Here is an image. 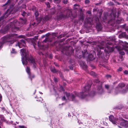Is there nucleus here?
Here are the masks:
<instances>
[{
    "label": "nucleus",
    "instance_id": "56",
    "mask_svg": "<svg viewBox=\"0 0 128 128\" xmlns=\"http://www.w3.org/2000/svg\"><path fill=\"white\" fill-rule=\"evenodd\" d=\"M39 54H42V55H43V54H42V53L41 52H40V53H39Z\"/></svg>",
    "mask_w": 128,
    "mask_h": 128
},
{
    "label": "nucleus",
    "instance_id": "62",
    "mask_svg": "<svg viewBox=\"0 0 128 128\" xmlns=\"http://www.w3.org/2000/svg\"><path fill=\"white\" fill-rule=\"evenodd\" d=\"M40 92V94H42V92Z\"/></svg>",
    "mask_w": 128,
    "mask_h": 128
},
{
    "label": "nucleus",
    "instance_id": "8",
    "mask_svg": "<svg viewBox=\"0 0 128 128\" xmlns=\"http://www.w3.org/2000/svg\"><path fill=\"white\" fill-rule=\"evenodd\" d=\"M109 120L114 124H116V122L118 120V118H115L112 115H110L109 117Z\"/></svg>",
    "mask_w": 128,
    "mask_h": 128
},
{
    "label": "nucleus",
    "instance_id": "5",
    "mask_svg": "<svg viewBox=\"0 0 128 128\" xmlns=\"http://www.w3.org/2000/svg\"><path fill=\"white\" fill-rule=\"evenodd\" d=\"M125 86V84H124L122 83H120L118 86L116 88L115 92L116 94L121 92L122 93L124 94L127 92V90H124L122 92L120 91L121 89L123 87H124Z\"/></svg>",
    "mask_w": 128,
    "mask_h": 128
},
{
    "label": "nucleus",
    "instance_id": "2",
    "mask_svg": "<svg viewBox=\"0 0 128 128\" xmlns=\"http://www.w3.org/2000/svg\"><path fill=\"white\" fill-rule=\"evenodd\" d=\"M90 87L91 85L88 84L84 87V90L82 92L79 93L77 92H75L74 93L70 94L66 92L65 94L68 99L71 100L72 101H75V99L77 96L82 99L85 98L86 96H88L90 95L89 91Z\"/></svg>",
    "mask_w": 128,
    "mask_h": 128
},
{
    "label": "nucleus",
    "instance_id": "46",
    "mask_svg": "<svg viewBox=\"0 0 128 128\" xmlns=\"http://www.w3.org/2000/svg\"><path fill=\"white\" fill-rule=\"evenodd\" d=\"M4 16H2L0 18V21L2 20H3L4 18Z\"/></svg>",
    "mask_w": 128,
    "mask_h": 128
},
{
    "label": "nucleus",
    "instance_id": "38",
    "mask_svg": "<svg viewBox=\"0 0 128 128\" xmlns=\"http://www.w3.org/2000/svg\"><path fill=\"white\" fill-rule=\"evenodd\" d=\"M87 42L88 43H91L92 44H96V43L95 42H91L90 41H89L88 42Z\"/></svg>",
    "mask_w": 128,
    "mask_h": 128
},
{
    "label": "nucleus",
    "instance_id": "39",
    "mask_svg": "<svg viewBox=\"0 0 128 128\" xmlns=\"http://www.w3.org/2000/svg\"><path fill=\"white\" fill-rule=\"evenodd\" d=\"M46 4L47 6L48 7H50V6L49 5V3L48 2H46Z\"/></svg>",
    "mask_w": 128,
    "mask_h": 128
},
{
    "label": "nucleus",
    "instance_id": "61",
    "mask_svg": "<svg viewBox=\"0 0 128 128\" xmlns=\"http://www.w3.org/2000/svg\"><path fill=\"white\" fill-rule=\"evenodd\" d=\"M90 95L91 96H93L94 95V94H93V95H92L91 94H90Z\"/></svg>",
    "mask_w": 128,
    "mask_h": 128
},
{
    "label": "nucleus",
    "instance_id": "47",
    "mask_svg": "<svg viewBox=\"0 0 128 128\" xmlns=\"http://www.w3.org/2000/svg\"><path fill=\"white\" fill-rule=\"evenodd\" d=\"M2 99V96L1 94H0V102Z\"/></svg>",
    "mask_w": 128,
    "mask_h": 128
},
{
    "label": "nucleus",
    "instance_id": "13",
    "mask_svg": "<svg viewBox=\"0 0 128 128\" xmlns=\"http://www.w3.org/2000/svg\"><path fill=\"white\" fill-rule=\"evenodd\" d=\"M113 18H112L110 21L108 22V23L110 24L112 26H113L114 25V24L115 23V18H116V16L114 14H113Z\"/></svg>",
    "mask_w": 128,
    "mask_h": 128
},
{
    "label": "nucleus",
    "instance_id": "63",
    "mask_svg": "<svg viewBox=\"0 0 128 128\" xmlns=\"http://www.w3.org/2000/svg\"><path fill=\"white\" fill-rule=\"evenodd\" d=\"M94 93V92H91V94H93V93Z\"/></svg>",
    "mask_w": 128,
    "mask_h": 128
},
{
    "label": "nucleus",
    "instance_id": "17",
    "mask_svg": "<svg viewBox=\"0 0 128 128\" xmlns=\"http://www.w3.org/2000/svg\"><path fill=\"white\" fill-rule=\"evenodd\" d=\"M80 8V6L78 4H75L74 5V10H78Z\"/></svg>",
    "mask_w": 128,
    "mask_h": 128
},
{
    "label": "nucleus",
    "instance_id": "35",
    "mask_svg": "<svg viewBox=\"0 0 128 128\" xmlns=\"http://www.w3.org/2000/svg\"><path fill=\"white\" fill-rule=\"evenodd\" d=\"M26 12L25 11H24L22 13V16H24L26 15Z\"/></svg>",
    "mask_w": 128,
    "mask_h": 128
},
{
    "label": "nucleus",
    "instance_id": "64",
    "mask_svg": "<svg viewBox=\"0 0 128 128\" xmlns=\"http://www.w3.org/2000/svg\"><path fill=\"white\" fill-rule=\"evenodd\" d=\"M99 82V81H98V80L97 81H96V82Z\"/></svg>",
    "mask_w": 128,
    "mask_h": 128
},
{
    "label": "nucleus",
    "instance_id": "53",
    "mask_svg": "<svg viewBox=\"0 0 128 128\" xmlns=\"http://www.w3.org/2000/svg\"><path fill=\"white\" fill-rule=\"evenodd\" d=\"M49 58H52V55H51V54H50V56H49Z\"/></svg>",
    "mask_w": 128,
    "mask_h": 128
},
{
    "label": "nucleus",
    "instance_id": "41",
    "mask_svg": "<svg viewBox=\"0 0 128 128\" xmlns=\"http://www.w3.org/2000/svg\"><path fill=\"white\" fill-rule=\"evenodd\" d=\"M37 101H42V98L41 97H40V99H38V100H37Z\"/></svg>",
    "mask_w": 128,
    "mask_h": 128
},
{
    "label": "nucleus",
    "instance_id": "55",
    "mask_svg": "<svg viewBox=\"0 0 128 128\" xmlns=\"http://www.w3.org/2000/svg\"><path fill=\"white\" fill-rule=\"evenodd\" d=\"M14 41H11L10 43H11V44H13V43H14Z\"/></svg>",
    "mask_w": 128,
    "mask_h": 128
},
{
    "label": "nucleus",
    "instance_id": "11",
    "mask_svg": "<svg viewBox=\"0 0 128 128\" xmlns=\"http://www.w3.org/2000/svg\"><path fill=\"white\" fill-rule=\"evenodd\" d=\"M65 12H67V14L66 15H64V14L62 15V17L65 18L70 16L71 15H72V9H68L66 10Z\"/></svg>",
    "mask_w": 128,
    "mask_h": 128
},
{
    "label": "nucleus",
    "instance_id": "15",
    "mask_svg": "<svg viewBox=\"0 0 128 128\" xmlns=\"http://www.w3.org/2000/svg\"><path fill=\"white\" fill-rule=\"evenodd\" d=\"M122 19V18H118L116 20V22L118 24H119L121 23L123 21Z\"/></svg>",
    "mask_w": 128,
    "mask_h": 128
},
{
    "label": "nucleus",
    "instance_id": "18",
    "mask_svg": "<svg viewBox=\"0 0 128 128\" xmlns=\"http://www.w3.org/2000/svg\"><path fill=\"white\" fill-rule=\"evenodd\" d=\"M50 18V17L48 16H45L43 19V20L44 21H46L48 20Z\"/></svg>",
    "mask_w": 128,
    "mask_h": 128
},
{
    "label": "nucleus",
    "instance_id": "4",
    "mask_svg": "<svg viewBox=\"0 0 128 128\" xmlns=\"http://www.w3.org/2000/svg\"><path fill=\"white\" fill-rule=\"evenodd\" d=\"M22 64L24 65H26L27 64V60L28 61L33 65L34 68H36V62L33 58L31 56L30 58H28L27 57V59L24 58H22Z\"/></svg>",
    "mask_w": 128,
    "mask_h": 128
},
{
    "label": "nucleus",
    "instance_id": "33",
    "mask_svg": "<svg viewBox=\"0 0 128 128\" xmlns=\"http://www.w3.org/2000/svg\"><path fill=\"white\" fill-rule=\"evenodd\" d=\"M54 80L55 82H57L58 81V78L54 77Z\"/></svg>",
    "mask_w": 128,
    "mask_h": 128
},
{
    "label": "nucleus",
    "instance_id": "42",
    "mask_svg": "<svg viewBox=\"0 0 128 128\" xmlns=\"http://www.w3.org/2000/svg\"><path fill=\"white\" fill-rule=\"evenodd\" d=\"M19 127L20 128H26L24 126H19Z\"/></svg>",
    "mask_w": 128,
    "mask_h": 128
},
{
    "label": "nucleus",
    "instance_id": "51",
    "mask_svg": "<svg viewBox=\"0 0 128 128\" xmlns=\"http://www.w3.org/2000/svg\"><path fill=\"white\" fill-rule=\"evenodd\" d=\"M48 40V39H46L45 40H44V41H43V42H46V41L47 40Z\"/></svg>",
    "mask_w": 128,
    "mask_h": 128
},
{
    "label": "nucleus",
    "instance_id": "34",
    "mask_svg": "<svg viewBox=\"0 0 128 128\" xmlns=\"http://www.w3.org/2000/svg\"><path fill=\"white\" fill-rule=\"evenodd\" d=\"M121 125L123 126H126V124L124 122H122L121 123Z\"/></svg>",
    "mask_w": 128,
    "mask_h": 128
},
{
    "label": "nucleus",
    "instance_id": "49",
    "mask_svg": "<svg viewBox=\"0 0 128 128\" xmlns=\"http://www.w3.org/2000/svg\"><path fill=\"white\" fill-rule=\"evenodd\" d=\"M52 10L53 11V12L52 13V14H54L55 12V10H54V9H52Z\"/></svg>",
    "mask_w": 128,
    "mask_h": 128
},
{
    "label": "nucleus",
    "instance_id": "37",
    "mask_svg": "<svg viewBox=\"0 0 128 128\" xmlns=\"http://www.w3.org/2000/svg\"><path fill=\"white\" fill-rule=\"evenodd\" d=\"M90 1L89 0H86L85 1V2L86 4H88L89 3Z\"/></svg>",
    "mask_w": 128,
    "mask_h": 128
},
{
    "label": "nucleus",
    "instance_id": "29",
    "mask_svg": "<svg viewBox=\"0 0 128 128\" xmlns=\"http://www.w3.org/2000/svg\"><path fill=\"white\" fill-rule=\"evenodd\" d=\"M61 1V0H54V2L56 3H59Z\"/></svg>",
    "mask_w": 128,
    "mask_h": 128
},
{
    "label": "nucleus",
    "instance_id": "44",
    "mask_svg": "<svg viewBox=\"0 0 128 128\" xmlns=\"http://www.w3.org/2000/svg\"><path fill=\"white\" fill-rule=\"evenodd\" d=\"M62 100H66V98L65 96H64L62 97Z\"/></svg>",
    "mask_w": 128,
    "mask_h": 128
},
{
    "label": "nucleus",
    "instance_id": "23",
    "mask_svg": "<svg viewBox=\"0 0 128 128\" xmlns=\"http://www.w3.org/2000/svg\"><path fill=\"white\" fill-rule=\"evenodd\" d=\"M10 37H17V35L15 34H12L10 35Z\"/></svg>",
    "mask_w": 128,
    "mask_h": 128
},
{
    "label": "nucleus",
    "instance_id": "20",
    "mask_svg": "<svg viewBox=\"0 0 128 128\" xmlns=\"http://www.w3.org/2000/svg\"><path fill=\"white\" fill-rule=\"evenodd\" d=\"M90 74L93 76H96V74L93 71H91L90 72Z\"/></svg>",
    "mask_w": 128,
    "mask_h": 128
},
{
    "label": "nucleus",
    "instance_id": "19",
    "mask_svg": "<svg viewBox=\"0 0 128 128\" xmlns=\"http://www.w3.org/2000/svg\"><path fill=\"white\" fill-rule=\"evenodd\" d=\"M21 22L23 24H25L26 22V19H23L22 18H21Z\"/></svg>",
    "mask_w": 128,
    "mask_h": 128
},
{
    "label": "nucleus",
    "instance_id": "60",
    "mask_svg": "<svg viewBox=\"0 0 128 128\" xmlns=\"http://www.w3.org/2000/svg\"><path fill=\"white\" fill-rule=\"evenodd\" d=\"M127 88L128 89V84L126 86Z\"/></svg>",
    "mask_w": 128,
    "mask_h": 128
},
{
    "label": "nucleus",
    "instance_id": "52",
    "mask_svg": "<svg viewBox=\"0 0 128 128\" xmlns=\"http://www.w3.org/2000/svg\"><path fill=\"white\" fill-rule=\"evenodd\" d=\"M124 50L126 51H127L128 53V50L127 48H124Z\"/></svg>",
    "mask_w": 128,
    "mask_h": 128
},
{
    "label": "nucleus",
    "instance_id": "1",
    "mask_svg": "<svg viewBox=\"0 0 128 128\" xmlns=\"http://www.w3.org/2000/svg\"><path fill=\"white\" fill-rule=\"evenodd\" d=\"M112 44L110 42H102L99 44L97 45L95 49L97 51V55L98 57L107 59L108 57L110 52L113 51V46H110Z\"/></svg>",
    "mask_w": 128,
    "mask_h": 128
},
{
    "label": "nucleus",
    "instance_id": "59",
    "mask_svg": "<svg viewBox=\"0 0 128 128\" xmlns=\"http://www.w3.org/2000/svg\"><path fill=\"white\" fill-rule=\"evenodd\" d=\"M40 1L41 2H43L45 0H40Z\"/></svg>",
    "mask_w": 128,
    "mask_h": 128
},
{
    "label": "nucleus",
    "instance_id": "16",
    "mask_svg": "<svg viewBox=\"0 0 128 128\" xmlns=\"http://www.w3.org/2000/svg\"><path fill=\"white\" fill-rule=\"evenodd\" d=\"M11 0H8L6 3L4 4L3 6L7 5V6H9L10 7V3L11 2Z\"/></svg>",
    "mask_w": 128,
    "mask_h": 128
},
{
    "label": "nucleus",
    "instance_id": "12",
    "mask_svg": "<svg viewBox=\"0 0 128 128\" xmlns=\"http://www.w3.org/2000/svg\"><path fill=\"white\" fill-rule=\"evenodd\" d=\"M104 92V90L102 87L101 85L100 84L97 86V92L99 94H102Z\"/></svg>",
    "mask_w": 128,
    "mask_h": 128
},
{
    "label": "nucleus",
    "instance_id": "14",
    "mask_svg": "<svg viewBox=\"0 0 128 128\" xmlns=\"http://www.w3.org/2000/svg\"><path fill=\"white\" fill-rule=\"evenodd\" d=\"M80 65L84 69H85L87 68V66L86 65V63L84 62H81L80 63Z\"/></svg>",
    "mask_w": 128,
    "mask_h": 128
},
{
    "label": "nucleus",
    "instance_id": "40",
    "mask_svg": "<svg viewBox=\"0 0 128 128\" xmlns=\"http://www.w3.org/2000/svg\"><path fill=\"white\" fill-rule=\"evenodd\" d=\"M16 52L14 51V48H12V51L11 52V53H14Z\"/></svg>",
    "mask_w": 128,
    "mask_h": 128
},
{
    "label": "nucleus",
    "instance_id": "45",
    "mask_svg": "<svg viewBox=\"0 0 128 128\" xmlns=\"http://www.w3.org/2000/svg\"><path fill=\"white\" fill-rule=\"evenodd\" d=\"M124 74H128V71L127 70H125L124 72Z\"/></svg>",
    "mask_w": 128,
    "mask_h": 128
},
{
    "label": "nucleus",
    "instance_id": "43",
    "mask_svg": "<svg viewBox=\"0 0 128 128\" xmlns=\"http://www.w3.org/2000/svg\"><path fill=\"white\" fill-rule=\"evenodd\" d=\"M122 70V68H120L118 69V70L119 71H121Z\"/></svg>",
    "mask_w": 128,
    "mask_h": 128
},
{
    "label": "nucleus",
    "instance_id": "31",
    "mask_svg": "<svg viewBox=\"0 0 128 128\" xmlns=\"http://www.w3.org/2000/svg\"><path fill=\"white\" fill-rule=\"evenodd\" d=\"M63 2L64 4H66L68 2V0H63Z\"/></svg>",
    "mask_w": 128,
    "mask_h": 128
},
{
    "label": "nucleus",
    "instance_id": "10",
    "mask_svg": "<svg viewBox=\"0 0 128 128\" xmlns=\"http://www.w3.org/2000/svg\"><path fill=\"white\" fill-rule=\"evenodd\" d=\"M20 51L21 55L22 56V58H24L27 59V54L26 49L23 48L20 50Z\"/></svg>",
    "mask_w": 128,
    "mask_h": 128
},
{
    "label": "nucleus",
    "instance_id": "3",
    "mask_svg": "<svg viewBox=\"0 0 128 128\" xmlns=\"http://www.w3.org/2000/svg\"><path fill=\"white\" fill-rule=\"evenodd\" d=\"M20 24L18 22L17 20H14L12 22H11L10 24L8 26V28H11L12 31L13 32H16V31L19 30V27H17V26H21Z\"/></svg>",
    "mask_w": 128,
    "mask_h": 128
},
{
    "label": "nucleus",
    "instance_id": "30",
    "mask_svg": "<svg viewBox=\"0 0 128 128\" xmlns=\"http://www.w3.org/2000/svg\"><path fill=\"white\" fill-rule=\"evenodd\" d=\"M119 54L122 55H124V52L122 51H120L119 52Z\"/></svg>",
    "mask_w": 128,
    "mask_h": 128
},
{
    "label": "nucleus",
    "instance_id": "24",
    "mask_svg": "<svg viewBox=\"0 0 128 128\" xmlns=\"http://www.w3.org/2000/svg\"><path fill=\"white\" fill-rule=\"evenodd\" d=\"M39 15V12L37 11H36L35 13V16L36 17V18L37 20V17Z\"/></svg>",
    "mask_w": 128,
    "mask_h": 128
},
{
    "label": "nucleus",
    "instance_id": "36",
    "mask_svg": "<svg viewBox=\"0 0 128 128\" xmlns=\"http://www.w3.org/2000/svg\"><path fill=\"white\" fill-rule=\"evenodd\" d=\"M29 76L32 79V78H33L34 77V75H32V76L30 75V74H29Z\"/></svg>",
    "mask_w": 128,
    "mask_h": 128
},
{
    "label": "nucleus",
    "instance_id": "27",
    "mask_svg": "<svg viewBox=\"0 0 128 128\" xmlns=\"http://www.w3.org/2000/svg\"><path fill=\"white\" fill-rule=\"evenodd\" d=\"M110 86L108 84H105V88L108 90L110 88Z\"/></svg>",
    "mask_w": 128,
    "mask_h": 128
},
{
    "label": "nucleus",
    "instance_id": "57",
    "mask_svg": "<svg viewBox=\"0 0 128 128\" xmlns=\"http://www.w3.org/2000/svg\"><path fill=\"white\" fill-rule=\"evenodd\" d=\"M35 43L33 44L34 46V48H35Z\"/></svg>",
    "mask_w": 128,
    "mask_h": 128
},
{
    "label": "nucleus",
    "instance_id": "54",
    "mask_svg": "<svg viewBox=\"0 0 128 128\" xmlns=\"http://www.w3.org/2000/svg\"><path fill=\"white\" fill-rule=\"evenodd\" d=\"M87 12L88 14H90L91 13V12L90 11H88V12Z\"/></svg>",
    "mask_w": 128,
    "mask_h": 128
},
{
    "label": "nucleus",
    "instance_id": "25",
    "mask_svg": "<svg viewBox=\"0 0 128 128\" xmlns=\"http://www.w3.org/2000/svg\"><path fill=\"white\" fill-rule=\"evenodd\" d=\"M26 71L29 74H30V68H29L28 67H27Z\"/></svg>",
    "mask_w": 128,
    "mask_h": 128
},
{
    "label": "nucleus",
    "instance_id": "32",
    "mask_svg": "<svg viewBox=\"0 0 128 128\" xmlns=\"http://www.w3.org/2000/svg\"><path fill=\"white\" fill-rule=\"evenodd\" d=\"M106 76L108 78H110L111 77V76L110 75H106Z\"/></svg>",
    "mask_w": 128,
    "mask_h": 128
},
{
    "label": "nucleus",
    "instance_id": "28",
    "mask_svg": "<svg viewBox=\"0 0 128 128\" xmlns=\"http://www.w3.org/2000/svg\"><path fill=\"white\" fill-rule=\"evenodd\" d=\"M74 65L73 64H70V66H69V68L71 70H73V67H74Z\"/></svg>",
    "mask_w": 128,
    "mask_h": 128
},
{
    "label": "nucleus",
    "instance_id": "26",
    "mask_svg": "<svg viewBox=\"0 0 128 128\" xmlns=\"http://www.w3.org/2000/svg\"><path fill=\"white\" fill-rule=\"evenodd\" d=\"M88 52L87 50H84V52H82L83 53V57L86 58V57L84 56V54H85V52ZM84 54L85 55L84 56H85V55L86 56V54Z\"/></svg>",
    "mask_w": 128,
    "mask_h": 128
},
{
    "label": "nucleus",
    "instance_id": "58",
    "mask_svg": "<svg viewBox=\"0 0 128 128\" xmlns=\"http://www.w3.org/2000/svg\"><path fill=\"white\" fill-rule=\"evenodd\" d=\"M101 4V3H100V2H99L98 3H97L96 4L98 5V4Z\"/></svg>",
    "mask_w": 128,
    "mask_h": 128
},
{
    "label": "nucleus",
    "instance_id": "7",
    "mask_svg": "<svg viewBox=\"0 0 128 128\" xmlns=\"http://www.w3.org/2000/svg\"><path fill=\"white\" fill-rule=\"evenodd\" d=\"M8 38L6 37H4L1 38L0 41V48L2 47L3 44L8 41Z\"/></svg>",
    "mask_w": 128,
    "mask_h": 128
},
{
    "label": "nucleus",
    "instance_id": "6",
    "mask_svg": "<svg viewBox=\"0 0 128 128\" xmlns=\"http://www.w3.org/2000/svg\"><path fill=\"white\" fill-rule=\"evenodd\" d=\"M18 45L20 48H22V46L25 47L26 44L25 40L23 39L21 40L20 42H18V45H16V46Z\"/></svg>",
    "mask_w": 128,
    "mask_h": 128
},
{
    "label": "nucleus",
    "instance_id": "21",
    "mask_svg": "<svg viewBox=\"0 0 128 128\" xmlns=\"http://www.w3.org/2000/svg\"><path fill=\"white\" fill-rule=\"evenodd\" d=\"M4 120H5L4 118L2 116L0 119V124L2 123V122Z\"/></svg>",
    "mask_w": 128,
    "mask_h": 128
},
{
    "label": "nucleus",
    "instance_id": "22",
    "mask_svg": "<svg viewBox=\"0 0 128 128\" xmlns=\"http://www.w3.org/2000/svg\"><path fill=\"white\" fill-rule=\"evenodd\" d=\"M51 72L54 73H56L57 72V71L54 68H51Z\"/></svg>",
    "mask_w": 128,
    "mask_h": 128
},
{
    "label": "nucleus",
    "instance_id": "48",
    "mask_svg": "<svg viewBox=\"0 0 128 128\" xmlns=\"http://www.w3.org/2000/svg\"><path fill=\"white\" fill-rule=\"evenodd\" d=\"M38 46H41L40 44V43L39 42H38Z\"/></svg>",
    "mask_w": 128,
    "mask_h": 128
},
{
    "label": "nucleus",
    "instance_id": "50",
    "mask_svg": "<svg viewBox=\"0 0 128 128\" xmlns=\"http://www.w3.org/2000/svg\"><path fill=\"white\" fill-rule=\"evenodd\" d=\"M54 64L56 66H58V64L56 63V62H54Z\"/></svg>",
    "mask_w": 128,
    "mask_h": 128
},
{
    "label": "nucleus",
    "instance_id": "9",
    "mask_svg": "<svg viewBox=\"0 0 128 128\" xmlns=\"http://www.w3.org/2000/svg\"><path fill=\"white\" fill-rule=\"evenodd\" d=\"M86 54V56H84L86 57L87 58H88L90 60H92L95 58V56L91 54H89L88 52H86L84 54ZM84 55H85L84 54Z\"/></svg>",
    "mask_w": 128,
    "mask_h": 128
}]
</instances>
